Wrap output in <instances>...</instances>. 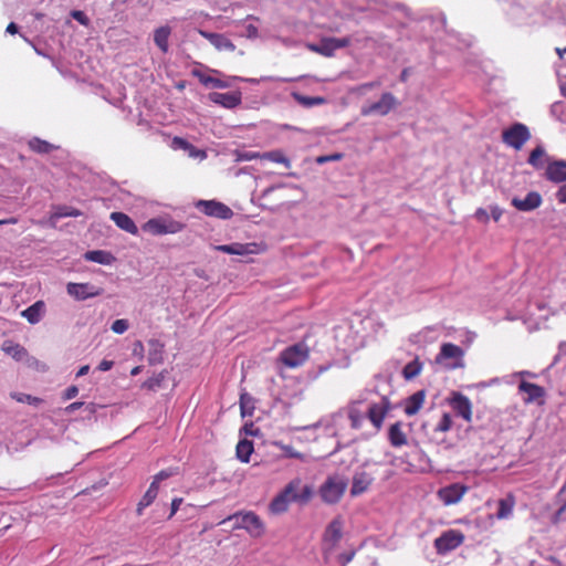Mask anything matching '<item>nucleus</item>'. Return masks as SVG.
Instances as JSON below:
<instances>
[{
  "label": "nucleus",
  "mask_w": 566,
  "mask_h": 566,
  "mask_svg": "<svg viewBox=\"0 0 566 566\" xmlns=\"http://www.w3.org/2000/svg\"><path fill=\"white\" fill-rule=\"evenodd\" d=\"M199 34L208 40L218 51L233 52L235 44L224 34L199 30Z\"/></svg>",
  "instance_id": "nucleus-19"
},
{
  "label": "nucleus",
  "mask_w": 566,
  "mask_h": 566,
  "mask_svg": "<svg viewBox=\"0 0 566 566\" xmlns=\"http://www.w3.org/2000/svg\"><path fill=\"white\" fill-rule=\"evenodd\" d=\"M293 98L304 107L323 105L326 102V99L322 96H305L300 93H293Z\"/></svg>",
  "instance_id": "nucleus-34"
},
{
  "label": "nucleus",
  "mask_w": 566,
  "mask_h": 566,
  "mask_svg": "<svg viewBox=\"0 0 566 566\" xmlns=\"http://www.w3.org/2000/svg\"><path fill=\"white\" fill-rule=\"evenodd\" d=\"M164 379H165V375H164V373H160L157 376L147 379L143 384V386L147 389L155 390L156 388H159L161 386V382L164 381Z\"/></svg>",
  "instance_id": "nucleus-48"
},
{
  "label": "nucleus",
  "mask_w": 566,
  "mask_h": 566,
  "mask_svg": "<svg viewBox=\"0 0 566 566\" xmlns=\"http://www.w3.org/2000/svg\"><path fill=\"white\" fill-rule=\"evenodd\" d=\"M78 394V388L76 386H70L69 388H66V390L64 391L63 394V398L65 400H70L72 398H74L76 395Z\"/></svg>",
  "instance_id": "nucleus-58"
},
{
  "label": "nucleus",
  "mask_w": 566,
  "mask_h": 566,
  "mask_svg": "<svg viewBox=\"0 0 566 566\" xmlns=\"http://www.w3.org/2000/svg\"><path fill=\"white\" fill-rule=\"evenodd\" d=\"M398 104L399 103H398L397 98L395 97V95L389 92H386V93L381 94L379 101L363 106L360 113L363 116H370V115L386 116L392 109H395L398 106Z\"/></svg>",
  "instance_id": "nucleus-7"
},
{
  "label": "nucleus",
  "mask_w": 566,
  "mask_h": 566,
  "mask_svg": "<svg viewBox=\"0 0 566 566\" xmlns=\"http://www.w3.org/2000/svg\"><path fill=\"white\" fill-rule=\"evenodd\" d=\"M253 451V442L248 439L240 440L235 448L237 458L243 463H248L250 461V457Z\"/></svg>",
  "instance_id": "nucleus-29"
},
{
  "label": "nucleus",
  "mask_w": 566,
  "mask_h": 566,
  "mask_svg": "<svg viewBox=\"0 0 566 566\" xmlns=\"http://www.w3.org/2000/svg\"><path fill=\"white\" fill-rule=\"evenodd\" d=\"M373 480L374 479L370 476L369 473H367L365 471L357 472L353 476V483H352V489H350L352 496H357V495H360L364 492H366L368 490V488L371 485Z\"/></svg>",
  "instance_id": "nucleus-23"
},
{
  "label": "nucleus",
  "mask_w": 566,
  "mask_h": 566,
  "mask_svg": "<svg viewBox=\"0 0 566 566\" xmlns=\"http://www.w3.org/2000/svg\"><path fill=\"white\" fill-rule=\"evenodd\" d=\"M447 401L457 416L461 417L467 422L472 421L473 406L465 395L460 391H452Z\"/></svg>",
  "instance_id": "nucleus-9"
},
{
  "label": "nucleus",
  "mask_w": 566,
  "mask_h": 566,
  "mask_svg": "<svg viewBox=\"0 0 566 566\" xmlns=\"http://www.w3.org/2000/svg\"><path fill=\"white\" fill-rule=\"evenodd\" d=\"M252 247H255V243L243 244V243L235 242V243H231V244L218 245V247H216V249L218 251H221V252L228 253V254L245 255V254L254 252Z\"/></svg>",
  "instance_id": "nucleus-26"
},
{
  "label": "nucleus",
  "mask_w": 566,
  "mask_h": 566,
  "mask_svg": "<svg viewBox=\"0 0 566 566\" xmlns=\"http://www.w3.org/2000/svg\"><path fill=\"white\" fill-rule=\"evenodd\" d=\"M11 397L17 400L18 402L28 403V405H40L42 402V399L39 397H34L28 394L23 392H15L12 394Z\"/></svg>",
  "instance_id": "nucleus-45"
},
{
  "label": "nucleus",
  "mask_w": 566,
  "mask_h": 566,
  "mask_svg": "<svg viewBox=\"0 0 566 566\" xmlns=\"http://www.w3.org/2000/svg\"><path fill=\"white\" fill-rule=\"evenodd\" d=\"M503 214V210L499 206L491 207V216L495 222H497Z\"/></svg>",
  "instance_id": "nucleus-61"
},
{
  "label": "nucleus",
  "mask_w": 566,
  "mask_h": 566,
  "mask_svg": "<svg viewBox=\"0 0 566 566\" xmlns=\"http://www.w3.org/2000/svg\"><path fill=\"white\" fill-rule=\"evenodd\" d=\"M209 101L214 104L221 105L226 108H234L241 104L242 95L240 91L218 93L212 92L208 95Z\"/></svg>",
  "instance_id": "nucleus-17"
},
{
  "label": "nucleus",
  "mask_w": 566,
  "mask_h": 566,
  "mask_svg": "<svg viewBox=\"0 0 566 566\" xmlns=\"http://www.w3.org/2000/svg\"><path fill=\"white\" fill-rule=\"evenodd\" d=\"M475 218L481 222H488L489 221V214L488 211L483 208H479L475 211Z\"/></svg>",
  "instance_id": "nucleus-59"
},
{
  "label": "nucleus",
  "mask_w": 566,
  "mask_h": 566,
  "mask_svg": "<svg viewBox=\"0 0 566 566\" xmlns=\"http://www.w3.org/2000/svg\"><path fill=\"white\" fill-rule=\"evenodd\" d=\"M424 401H426V391L424 390L416 391L415 394H412L405 400L403 412L409 417L417 415L423 407Z\"/></svg>",
  "instance_id": "nucleus-20"
},
{
  "label": "nucleus",
  "mask_w": 566,
  "mask_h": 566,
  "mask_svg": "<svg viewBox=\"0 0 566 566\" xmlns=\"http://www.w3.org/2000/svg\"><path fill=\"white\" fill-rule=\"evenodd\" d=\"M342 158H343V155L339 153H336V154H332V155H327V156H319V157H317L316 163L325 164L327 161L340 160Z\"/></svg>",
  "instance_id": "nucleus-54"
},
{
  "label": "nucleus",
  "mask_w": 566,
  "mask_h": 566,
  "mask_svg": "<svg viewBox=\"0 0 566 566\" xmlns=\"http://www.w3.org/2000/svg\"><path fill=\"white\" fill-rule=\"evenodd\" d=\"M545 177L553 182L566 181V161L555 160L549 163L545 170Z\"/></svg>",
  "instance_id": "nucleus-22"
},
{
  "label": "nucleus",
  "mask_w": 566,
  "mask_h": 566,
  "mask_svg": "<svg viewBox=\"0 0 566 566\" xmlns=\"http://www.w3.org/2000/svg\"><path fill=\"white\" fill-rule=\"evenodd\" d=\"M191 75L197 77L199 80V82L201 84H203L205 86H212L213 87V84H214V81H216V77H212L210 75H207L205 74L201 70L199 69H192L191 70Z\"/></svg>",
  "instance_id": "nucleus-47"
},
{
  "label": "nucleus",
  "mask_w": 566,
  "mask_h": 566,
  "mask_svg": "<svg viewBox=\"0 0 566 566\" xmlns=\"http://www.w3.org/2000/svg\"><path fill=\"white\" fill-rule=\"evenodd\" d=\"M262 159H266L273 163L282 164L286 168L291 167L290 159L283 154L282 150H272L262 154Z\"/></svg>",
  "instance_id": "nucleus-39"
},
{
  "label": "nucleus",
  "mask_w": 566,
  "mask_h": 566,
  "mask_svg": "<svg viewBox=\"0 0 566 566\" xmlns=\"http://www.w3.org/2000/svg\"><path fill=\"white\" fill-rule=\"evenodd\" d=\"M255 158L262 159V154H260L258 151H243V153L238 154V160H241V161L252 160Z\"/></svg>",
  "instance_id": "nucleus-52"
},
{
  "label": "nucleus",
  "mask_w": 566,
  "mask_h": 566,
  "mask_svg": "<svg viewBox=\"0 0 566 566\" xmlns=\"http://www.w3.org/2000/svg\"><path fill=\"white\" fill-rule=\"evenodd\" d=\"M422 368L423 364L420 361L419 357H416L403 367L402 377L406 380H412L421 374Z\"/></svg>",
  "instance_id": "nucleus-30"
},
{
  "label": "nucleus",
  "mask_w": 566,
  "mask_h": 566,
  "mask_svg": "<svg viewBox=\"0 0 566 566\" xmlns=\"http://www.w3.org/2000/svg\"><path fill=\"white\" fill-rule=\"evenodd\" d=\"M273 446L279 448L284 452V457L291 458V459H298L303 460L304 455L300 451L295 450L292 446L285 444L282 441H274Z\"/></svg>",
  "instance_id": "nucleus-43"
},
{
  "label": "nucleus",
  "mask_w": 566,
  "mask_h": 566,
  "mask_svg": "<svg viewBox=\"0 0 566 566\" xmlns=\"http://www.w3.org/2000/svg\"><path fill=\"white\" fill-rule=\"evenodd\" d=\"M244 35L249 39H255L259 35V30L254 24H248L245 27Z\"/></svg>",
  "instance_id": "nucleus-57"
},
{
  "label": "nucleus",
  "mask_w": 566,
  "mask_h": 566,
  "mask_svg": "<svg viewBox=\"0 0 566 566\" xmlns=\"http://www.w3.org/2000/svg\"><path fill=\"white\" fill-rule=\"evenodd\" d=\"M69 295L77 301H84L90 297L99 296L103 293V289L96 287L90 283H73L70 282L66 285Z\"/></svg>",
  "instance_id": "nucleus-13"
},
{
  "label": "nucleus",
  "mask_w": 566,
  "mask_h": 566,
  "mask_svg": "<svg viewBox=\"0 0 566 566\" xmlns=\"http://www.w3.org/2000/svg\"><path fill=\"white\" fill-rule=\"evenodd\" d=\"M148 360L150 364H158L163 361L164 345L158 340H149Z\"/></svg>",
  "instance_id": "nucleus-33"
},
{
  "label": "nucleus",
  "mask_w": 566,
  "mask_h": 566,
  "mask_svg": "<svg viewBox=\"0 0 566 566\" xmlns=\"http://www.w3.org/2000/svg\"><path fill=\"white\" fill-rule=\"evenodd\" d=\"M172 146L175 148H180V149H188L190 148V143L186 139H184L182 137H174L172 139Z\"/></svg>",
  "instance_id": "nucleus-55"
},
{
  "label": "nucleus",
  "mask_w": 566,
  "mask_h": 566,
  "mask_svg": "<svg viewBox=\"0 0 566 566\" xmlns=\"http://www.w3.org/2000/svg\"><path fill=\"white\" fill-rule=\"evenodd\" d=\"M170 33H171V29L167 25L160 27L155 30L154 41L163 53L168 52V48H169L168 40H169Z\"/></svg>",
  "instance_id": "nucleus-28"
},
{
  "label": "nucleus",
  "mask_w": 566,
  "mask_h": 566,
  "mask_svg": "<svg viewBox=\"0 0 566 566\" xmlns=\"http://www.w3.org/2000/svg\"><path fill=\"white\" fill-rule=\"evenodd\" d=\"M71 17L84 27H87L90 24V19L81 10H73L71 12Z\"/></svg>",
  "instance_id": "nucleus-51"
},
{
  "label": "nucleus",
  "mask_w": 566,
  "mask_h": 566,
  "mask_svg": "<svg viewBox=\"0 0 566 566\" xmlns=\"http://www.w3.org/2000/svg\"><path fill=\"white\" fill-rule=\"evenodd\" d=\"M85 260L99 264H109L113 260V256L106 251L93 250L85 253Z\"/></svg>",
  "instance_id": "nucleus-38"
},
{
  "label": "nucleus",
  "mask_w": 566,
  "mask_h": 566,
  "mask_svg": "<svg viewBox=\"0 0 566 566\" xmlns=\"http://www.w3.org/2000/svg\"><path fill=\"white\" fill-rule=\"evenodd\" d=\"M348 419L352 428L359 429L363 424L364 416L359 410L352 408L348 411Z\"/></svg>",
  "instance_id": "nucleus-46"
},
{
  "label": "nucleus",
  "mask_w": 566,
  "mask_h": 566,
  "mask_svg": "<svg viewBox=\"0 0 566 566\" xmlns=\"http://www.w3.org/2000/svg\"><path fill=\"white\" fill-rule=\"evenodd\" d=\"M453 426L452 416L449 412H444L438 423L434 427L436 432H448Z\"/></svg>",
  "instance_id": "nucleus-44"
},
{
  "label": "nucleus",
  "mask_w": 566,
  "mask_h": 566,
  "mask_svg": "<svg viewBox=\"0 0 566 566\" xmlns=\"http://www.w3.org/2000/svg\"><path fill=\"white\" fill-rule=\"evenodd\" d=\"M468 491L469 488L467 485L461 483H452L441 488L437 495L444 505H453L459 503Z\"/></svg>",
  "instance_id": "nucleus-12"
},
{
  "label": "nucleus",
  "mask_w": 566,
  "mask_h": 566,
  "mask_svg": "<svg viewBox=\"0 0 566 566\" xmlns=\"http://www.w3.org/2000/svg\"><path fill=\"white\" fill-rule=\"evenodd\" d=\"M240 409L242 417L252 416L253 413L254 399L247 392L240 396Z\"/></svg>",
  "instance_id": "nucleus-40"
},
{
  "label": "nucleus",
  "mask_w": 566,
  "mask_h": 566,
  "mask_svg": "<svg viewBox=\"0 0 566 566\" xmlns=\"http://www.w3.org/2000/svg\"><path fill=\"white\" fill-rule=\"evenodd\" d=\"M28 146L31 150L38 154H49L55 147L46 140H42L38 137H33L29 140Z\"/></svg>",
  "instance_id": "nucleus-36"
},
{
  "label": "nucleus",
  "mask_w": 566,
  "mask_h": 566,
  "mask_svg": "<svg viewBox=\"0 0 566 566\" xmlns=\"http://www.w3.org/2000/svg\"><path fill=\"white\" fill-rule=\"evenodd\" d=\"M159 481H157L155 478L153 480V482L150 483L149 488H148V491H153V493L157 494L158 495V492H159Z\"/></svg>",
  "instance_id": "nucleus-64"
},
{
  "label": "nucleus",
  "mask_w": 566,
  "mask_h": 566,
  "mask_svg": "<svg viewBox=\"0 0 566 566\" xmlns=\"http://www.w3.org/2000/svg\"><path fill=\"white\" fill-rule=\"evenodd\" d=\"M465 539V535L460 530H448L441 533L433 542L438 555H446L460 547Z\"/></svg>",
  "instance_id": "nucleus-4"
},
{
  "label": "nucleus",
  "mask_w": 566,
  "mask_h": 566,
  "mask_svg": "<svg viewBox=\"0 0 566 566\" xmlns=\"http://www.w3.org/2000/svg\"><path fill=\"white\" fill-rule=\"evenodd\" d=\"M114 365V361L113 360H107V359H103L99 365H98V370L101 371H107L109 369H112Z\"/></svg>",
  "instance_id": "nucleus-62"
},
{
  "label": "nucleus",
  "mask_w": 566,
  "mask_h": 566,
  "mask_svg": "<svg viewBox=\"0 0 566 566\" xmlns=\"http://www.w3.org/2000/svg\"><path fill=\"white\" fill-rule=\"evenodd\" d=\"M391 409V403L388 397H382L379 402H374L368 407L367 418L373 423L376 430H380L384 420Z\"/></svg>",
  "instance_id": "nucleus-11"
},
{
  "label": "nucleus",
  "mask_w": 566,
  "mask_h": 566,
  "mask_svg": "<svg viewBox=\"0 0 566 566\" xmlns=\"http://www.w3.org/2000/svg\"><path fill=\"white\" fill-rule=\"evenodd\" d=\"M518 391L526 394L523 399L525 403L537 402L544 405L545 390L539 385L523 380L518 385Z\"/></svg>",
  "instance_id": "nucleus-16"
},
{
  "label": "nucleus",
  "mask_w": 566,
  "mask_h": 566,
  "mask_svg": "<svg viewBox=\"0 0 566 566\" xmlns=\"http://www.w3.org/2000/svg\"><path fill=\"white\" fill-rule=\"evenodd\" d=\"M545 149L542 146L535 147L528 157V164L536 169H542L545 165Z\"/></svg>",
  "instance_id": "nucleus-35"
},
{
  "label": "nucleus",
  "mask_w": 566,
  "mask_h": 566,
  "mask_svg": "<svg viewBox=\"0 0 566 566\" xmlns=\"http://www.w3.org/2000/svg\"><path fill=\"white\" fill-rule=\"evenodd\" d=\"M543 202L542 196L537 191H531L524 199L514 197L511 205L518 211L528 212L537 209Z\"/></svg>",
  "instance_id": "nucleus-18"
},
{
  "label": "nucleus",
  "mask_w": 566,
  "mask_h": 566,
  "mask_svg": "<svg viewBox=\"0 0 566 566\" xmlns=\"http://www.w3.org/2000/svg\"><path fill=\"white\" fill-rule=\"evenodd\" d=\"M293 484V491L289 494L290 501L298 504H307L313 496L311 485L303 484L300 478L291 480L286 485Z\"/></svg>",
  "instance_id": "nucleus-14"
},
{
  "label": "nucleus",
  "mask_w": 566,
  "mask_h": 566,
  "mask_svg": "<svg viewBox=\"0 0 566 566\" xmlns=\"http://www.w3.org/2000/svg\"><path fill=\"white\" fill-rule=\"evenodd\" d=\"M196 207L209 217L227 220L233 216V211L227 205L216 200H199Z\"/></svg>",
  "instance_id": "nucleus-10"
},
{
  "label": "nucleus",
  "mask_w": 566,
  "mask_h": 566,
  "mask_svg": "<svg viewBox=\"0 0 566 566\" xmlns=\"http://www.w3.org/2000/svg\"><path fill=\"white\" fill-rule=\"evenodd\" d=\"M182 502H184V500L181 497L172 499L171 506H170V514H169L168 518H171L177 513V511L179 510Z\"/></svg>",
  "instance_id": "nucleus-56"
},
{
  "label": "nucleus",
  "mask_w": 566,
  "mask_h": 566,
  "mask_svg": "<svg viewBox=\"0 0 566 566\" xmlns=\"http://www.w3.org/2000/svg\"><path fill=\"white\" fill-rule=\"evenodd\" d=\"M227 521H234V530H245L253 538H260L265 533V525L263 521L252 511L234 513L223 520L222 523Z\"/></svg>",
  "instance_id": "nucleus-1"
},
{
  "label": "nucleus",
  "mask_w": 566,
  "mask_h": 566,
  "mask_svg": "<svg viewBox=\"0 0 566 566\" xmlns=\"http://www.w3.org/2000/svg\"><path fill=\"white\" fill-rule=\"evenodd\" d=\"M84 406V402H81V401H76V402H72L71 405H69L66 408H65V411L67 413H72L74 412L75 410L80 409L81 407Z\"/></svg>",
  "instance_id": "nucleus-63"
},
{
  "label": "nucleus",
  "mask_w": 566,
  "mask_h": 566,
  "mask_svg": "<svg viewBox=\"0 0 566 566\" xmlns=\"http://www.w3.org/2000/svg\"><path fill=\"white\" fill-rule=\"evenodd\" d=\"M350 44V38H323L319 43H311L308 50L326 57L334 55L338 49L347 48Z\"/></svg>",
  "instance_id": "nucleus-8"
},
{
  "label": "nucleus",
  "mask_w": 566,
  "mask_h": 566,
  "mask_svg": "<svg viewBox=\"0 0 566 566\" xmlns=\"http://www.w3.org/2000/svg\"><path fill=\"white\" fill-rule=\"evenodd\" d=\"M347 489L345 480L338 476H329L319 488V495L327 504H336L343 497Z\"/></svg>",
  "instance_id": "nucleus-5"
},
{
  "label": "nucleus",
  "mask_w": 566,
  "mask_h": 566,
  "mask_svg": "<svg viewBox=\"0 0 566 566\" xmlns=\"http://www.w3.org/2000/svg\"><path fill=\"white\" fill-rule=\"evenodd\" d=\"M128 321L119 318L113 322L111 328L115 334H123L128 329Z\"/></svg>",
  "instance_id": "nucleus-49"
},
{
  "label": "nucleus",
  "mask_w": 566,
  "mask_h": 566,
  "mask_svg": "<svg viewBox=\"0 0 566 566\" xmlns=\"http://www.w3.org/2000/svg\"><path fill=\"white\" fill-rule=\"evenodd\" d=\"M178 473V469L177 468H169V469H165V470H161L159 471L154 478L161 482L164 480H167L174 475H176Z\"/></svg>",
  "instance_id": "nucleus-50"
},
{
  "label": "nucleus",
  "mask_w": 566,
  "mask_h": 566,
  "mask_svg": "<svg viewBox=\"0 0 566 566\" xmlns=\"http://www.w3.org/2000/svg\"><path fill=\"white\" fill-rule=\"evenodd\" d=\"M144 230L153 234H164L168 232L166 224L157 219L148 220L144 226Z\"/></svg>",
  "instance_id": "nucleus-42"
},
{
  "label": "nucleus",
  "mask_w": 566,
  "mask_h": 566,
  "mask_svg": "<svg viewBox=\"0 0 566 566\" xmlns=\"http://www.w3.org/2000/svg\"><path fill=\"white\" fill-rule=\"evenodd\" d=\"M158 495L153 493V491H146L142 496L139 502L137 503L136 514L137 516H142L144 514V510L151 505Z\"/></svg>",
  "instance_id": "nucleus-41"
},
{
  "label": "nucleus",
  "mask_w": 566,
  "mask_h": 566,
  "mask_svg": "<svg viewBox=\"0 0 566 566\" xmlns=\"http://www.w3.org/2000/svg\"><path fill=\"white\" fill-rule=\"evenodd\" d=\"M83 213L76 208L67 206H57L51 214V220H57L65 217H81Z\"/></svg>",
  "instance_id": "nucleus-37"
},
{
  "label": "nucleus",
  "mask_w": 566,
  "mask_h": 566,
  "mask_svg": "<svg viewBox=\"0 0 566 566\" xmlns=\"http://www.w3.org/2000/svg\"><path fill=\"white\" fill-rule=\"evenodd\" d=\"M111 219L114 221V223L122 230L130 233V234H137L138 228L133 221V219L124 213V212H112Z\"/></svg>",
  "instance_id": "nucleus-25"
},
{
  "label": "nucleus",
  "mask_w": 566,
  "mask_h": 566,
  "mask_svg": "<svg viewBox=\"0 0 566 566\" xmlns=\"http://www.w3.org/2000/svg\"><path fill=\"white\" fill-rule=\"evenodd\" d=\"M530 138L531 132L528 127L522 123H514L502 132V142L516 150L522 149Z\"/></svg>",
  "instance_id": "nucleus-6"
},
{
  "label": "nucleus",
  "mask_w": 566,
  "mask_h": 566,
  "mask_svg": "<svg viewBox=\"0 0 566 566\" xmlns=\"http://www.w3.org/2000/svg\"><path fill=\"white\" fill-rule=\"evenodd\" d=\"M514 504L515 500L512 495H509L506 499H501L499 501V510L496 513V517L499 520L509 517L513 512Z\"/></svg>",
  "instance_id": "nucleus-32"
},
{
  "label": "nucleus",
  "mask_w": 566,
  "mask_h": 566,
  "mask_svg": "<svg viewBox=\"0 0 566 566\" xmlns=\"http://www.w3.org/2000/svg\"><path fill=\"white\" fill-rule=\"evenodd\" d=\"M186 151L192 158H201V159H203V158L207 157V154H206L205 150L198 149L192 144H190V148L186 149Z\"/></svg>",
  "instance_id": "nucleus-53"
},
{
  "label": "nucleus",
  "mask_w": 566,
  "mask_h": 566,
  "mask_svg": "<svg viewBox=\"0 0 566 566\" xmlns=\"http://www.w3.org/2000/svg\"><path fill=\"white\" fill-rule=\"evenodd\" d=\"M310 358V348L305 343H297L280 353L279 360L287 368H297Z\"/></svg>",
  "instance_id": "nucleus-3"
},
{
  "label": "nucleus",
  "mask_w": 566,
  "mask_h": 566,
  "mask_svg": "<svg viewBox=\"0 0 566 566\" xmlns=\"http://www.w3.org/2000/svg\"><path fill=\"white\" fill-rule=\"evenodd\" d=\"M1 349L18 361L23 360L28 356L27 349L12 340H4Z\"/></svg>",
  "instance_id": "nucleus-27"
},
{
  "label": "nucleus",
  "mask_w": 566,
  "mask_h": 566,
  "mask_svg": "<svg viewBox=\"0 0 566 566\" xmlns=\"http://www.w3.org/2000/svg\"><path fill=\"white\" fill-rule=\"evenodd\" d=\"M343 536V521L340 517L334 518L326 527L323 539L332 547L335 546Z\"/></svg>",
  "instance_id": "nucleus-21"
},
{
  "label": "nucleus",
  "mask_w": 566,
  "mask_h": 566,
  "mask_svg": "<svg viewBox=\"0 0 566 566\" xmlns=\"http://www.w3.org/2000/svg\"><path fill=\"white\" fill-rule=\"evenodd\" d=\"M388 440L394 448H400L407 444V434L402 430V423L397 421L388 429Z\"/></svg>",
  "instance_id": "nucleus-24"
},
{
  "label": "nucleus",
  "mask_w": 566,
  "mask_h": 566,
  "mask_svg": "<svg viewBox=\"0 0 566 566\" xmlns=\"http://www.w3.org/2000/svg\"><path fill=\"white\" fill-rule=\"evenodd\" d=\"M44 303L42 301H38L28 308L22 312V316L28 319L29 323L35 324L41 318V313L43 311Z\"/></svg>",
  "instance_id": "nucleus-31"
},
{
  "label": "nucleus",
  "mask_w": 566,
  "mask_h": 566,
  "mask_svg": "<svg viewBox=\"0 0 566 566\" xmlns=\"http://www.w3.org/2000/svg\"><path fill=\"white\" fill-rule=\"evenodd\" d=\"M464 350L453 343H443L434 361L448 370H454L464 367Z\"/></svg>",
  "instance_id": "nucleus-2"
},
{
  "label": "nucleus",
  "mask_w": 566,
  "mask_h": 566,
  "mask_svg": "<svg viewBox=\"0 0 566 566\" xmlns=\"http://www.w3.org/2000/svg\"><path fill=\"white\" fill-rule=\"evenodd\" d=\"M293 491L292 485H285L282 491H280L273 500L269 504V513L272 515H280L289 511L290 507V497L289 494Z\"/></svg>",
  "instance_id": "nucleus-15"
},
{
  "label": "nucleus",
  "mask_w": 566,
  "mask_h": 566,
  "mask_svg": "<svg viewBox=\"0 0 566 566\" xmlns=\"http://www.w3.org/2000/svg\"><path fill=\"white\" fill-rule=\"evenodd\" d=\"M556 198L559 203H566V184L557 190Z\"/></svg>",
  "instance_id": "nucleus-60"
}]
</instances>
